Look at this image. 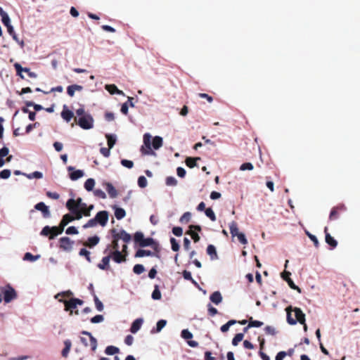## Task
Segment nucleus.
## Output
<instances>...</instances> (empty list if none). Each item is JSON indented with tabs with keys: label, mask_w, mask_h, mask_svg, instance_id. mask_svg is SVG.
Returning a JSON list of instances; mask_svg holds the SVG:
<instances>
[{
	"label": "nucleus",
	"mask_w": 360,
	"mask_h": 360,
	"mask_svg": "<svg viewBox=\"0 0 360 360\" xmlns=\"http://www.w3.org/2000/svg\"><path fill=\"white\" fill-rule=\"evenodd\" d=\"M170 243H171V245H172V250L174 252L179 251L180 246H179L177 240L174 238H170Z\"/></svg>",
	"instance_id": "13d9d810"
},
{
	"label": "nucleus",
	"mask_w": 360,
	"mask_h": 360,
	"mask_svg": "<svg viewBox=\"0 0 360 360\" xmlns=\"http://www.w3.org/2000/svg\"><path fill=\"white\" fill-rule=\"evenodd\" d=\"M144 271L145 268L142 264H135L133 267L134 273L138 275L142 274L143 272H144Z\"/></svg>",
	"instance_id": "09e8293b"
},
{
	"label": "nucleus",
	"mask_w": 360,
	"mask_h": 360,
	"mask_svg": "<svg viewBox=\"0 0 360 360\" xmlns=\"http://www.w3.org/2000/svg\"><path fill=\"white\" fill-rule=\"evenodd\" d=\"M15 70H16L17 75L20 76L22 79L24 78L23 75H22V72H27L28 76L31 78H35L37 77V74L34 72H31L30 68H22L20 64L18 63H15L14 64Z\"/></svg>",
	"instance_id": "0eeeda50"
},
{
	"label": "nucleus",
	"mask_w": 360,
	"mask_h": 360,
	"mask_svg": "<svg viewBox=\"0 0 360 360\" xmlns=\"http://www.w3.org/2000/svg\"><path fill=\"white\" fill-rule=\"evenodd\" d=\"M153 255H154V252H151L150 250H142V249L138 250L135 253V257H143L145 256H153Z\"/></svg>",
	"instance_id": "2f4dec72"
},
{
	"label": "nucleus",
	"mask_w": 360,
	"mask_h": 360,
	"mask_svg": "<svg viewBox=\"0 0 360 360\" xmlns=\"http://www.w3.org/2000/svg\"><path fill=\"white\" fill-rule=\"evenodd\" d=\"M152 145L154 149H159L162 146V139L160 136H155Z\"/></svg>",
	"instance_id": "4c0bfd02"
},
{
	"label": "nucleus",
	"mask_w": 360,
	"mask_h": 360,
	"mask_svg": "<svg viewBox=\"0 0 360 360\" xmlns=\"http://www.w3.org/2000/svg\"><path fill=\"white\" fill-rule=\"evenodd\" d=\"M75 122L83 129H90L94 127V118L90 115H86L80 117H75Z\"/></svg>",
	"instance_id": "7ed1b4c3"
},
{
	"label": "nucleus",
	"mask_w": 360,
	"mask_h": 360,
	"mask_svg": "<svg viewBox=\"0 0 360 360\" xmlns=\"http://www.w3.org/2000/svg\"><path fill=\"white\" fill-rule=\"evenodd\" d=\"M120 352V349L115 346H108L105 349V353L108 355H114Z\"/></svg>",
	"instance_id": "e433bc0d"
},
{
	"label": "nucleus",
	"mask_w": 360,
	"mask_h": 360,
	"mask_svg": "<svg viewBox=\"0 0 360 360\" xmlns=\"http://www.w3.org/2000/svg\"><path fill=\"white\" fill-rule=\"evenodd\" d=\"M126 215V212L123 208L121 207H115V216L117 219L120 220L123 219Z\"/></svg>",
	"instance_id": "c9c22d12"
},
{
	"label": "nucleus",
	"mask_w": 360,
	"mask_h": 360,
	"mask_svg": "<svg viewBox=\"0 0 360 360\" xmlns=\"http://www.w3.org/2000/svg\"><path fill=\"white\" fill-rule=\"evenodd\" d=\"M96 220H95V217L89 219L85 224L83 225L84 229H88L91 227L96 226L97 224Z\"/></svg>",
	"instance_id": "bf43d9fd"
},
{
	"label": "nucleus",
	"mask_w": 360,
	"mask_h": 360,
	"mask_svg": "<svg viewBox=\"0 0 360 360\" xmlns=\"http://www.w3.org/2000/svg\"><path fill=\"white\" fill-rule=\"evenodd\" d=\"M264 331L267 335H275L276 334V328L271 326H266L264 328Z\"/></svg>",
	"instance_id": "680f3d73"
},
{
	"label": "nucleus",
	"mask_w": 360,
	"mask_h": 360,
	"mask_svg": "<svg viewBox=\"0 0 360 360\" xmlns=\"http://www.w3.org/2000/svg\"><path fill=\"white\" fill-rule=\"evenodd\" d=\"M62 118L65 120L67 122H69L74 117V113L68 108L66 105H64L63 110L61 112Z\"/></svg>",
	"instance_id": "6ab92c4d"
},
{
	"label": "nucleus",
	"mask_w": 360,
	"mask_h": 360,
	"mask_svg": "<svg viewBox=\"0 0 360 360\" xmlns=\"http://www.w3.org/2000/svg\"><path fill=\"white\" fill-rule=\"evenodd\" d=\"M205 215L210 218V219L212 221H215L217 218H216V215L214 212V211L212 210V208L209 207V208H207L205 210Z\"/></svg>",
	"instance_id": "c03bdc74"
},
{
	"label": "nucleus",
	"mask_w": 360,
	"mask_h": 360,
	"mask_svg": "<svg viewBox=\"0 0 360 360\" xmlns=\"http://www.w3.org/2000/svg\"><path fill=\"white\" fill-rule=\"evenodd\" d=\"M75 219H76V215L72 216L70 214H66L63 217L60 222V225L64 229L65 226H66L70 222Z\"/></svg>",
	"instance_id": "4be33fe9"
},
{
	"label": "nucleus",
	"mask_w": 360,
	"mask_h": 360,
	"mask_svg": "<svg viewBox=\"0 0 360 360\" xmlns=\"http://www.w3.org/2000/svg\"><path fill=\"white\" fill-rule=\"evenodd\" d=\"M200 160V158L196 157V158H187L186 159V165L190 168H193L197 165V161Z\"/></svg>",
	"instance_id": "473e14b6"
},
{
	"label": "nucleus",
	"mask_w": 360,
	"mask_h": 360,
	"mask_svg": "<svg viewBox=\"0 0 360 360\" xmlns=\"http://www.w3.org/2000/svg\"><path fill=\"white\" fill-rule=\"evenodd\" d=\"M188 234H189L192 239L194 240L195 243H197L200 240V236L199 235L195 232L193 230L190 229L188 232Z\"/></svg>",
	"instance_id": "0e129e2a"
},
{
	"label": "nucleus",
	"mask_w": 360,
	"mask_h": 360,
	"mask_svg": "<svg viewBox=\"0 0 360 360\" xmlns=\"http://www.w3.org/2000/svg\"><path fill=\"white\" fill-rule=\"evenodd\" d=\"M105 136L107 139L108 146L109 148H112L115 144L116 139L112 135L110 134H106Z\"/></svg>",
	"instance_id": "de8ad7c7"
},
{
	"label": "nucleus",
	"mask_w": 360,
	"mask_h": 360,
	"mask_svg": "<svg viewBox=\"0 0 360 360\" xmlns=\"http://www.w3.org/2000/svg\"><path fill=\"white\" fill-rule=\"evenodd\" d=\"M68 170L72 171V172L70 173L69 176L70 179L72 181H76L79 178L82 177L84 174V172L80 169L75 170V168L72 166H69L68 167Z\"/></svg>",
	"instance_id": "4468645a"
},
{
	"label": "nucleus",
	"mask_w": 360,
	"mask_h": 360,
	"mask_svg": "<svg viewBox=\"0 0 360 360\" xmlns=\"http://www.w3.org/2000/svg\"><path fill=\"white\" fill-rule=\"evenodd\" d=\"M150 139L151 136L149 134H145L143 135V143L146 146V148L143 146H142L141 149L142 154L151 155L154 153L150 146Z\"/></svg>",
	"instance_id": "6e6552de"
},
{
	"label": "nucleus",
	"mask_w": 360,
	"mask_h": 360,
	"mask_svg": "<svg viewBox=\"0 0 360 360\" xmlns=\"http://www.w3.org/2000/svg\"><path fill=\"white\" fill-rule=\"evenodd\" d=\"M143 323V319H136L131 324L130 331L132 333H136L141 328V325Z\"/></svg>",
	"instance_id": "a878e982"
},
{
	"label": "nucleus",
	"mask_w": 360,
	"mask_h": 360,
	"mask_svg": "<svg viewBox=\"0 0 360 360\" xmlns=\"http://www.w3.org/2000/svg\"><path fill=\"white\" fill-rule=\"evenodd\" d=\"M121 164L122 166L127 167V168H129V169H131L134 167V162L131 161V160H121Z\"/></svg>",
	"instance_id": "338daca9"
},
{
	"label": "nucleus",
	"mask_w": 360,
	"mask_h": 360,
	"mask_svg": "<svg viewBox=\"0 0 360 360\" xmlns=\"http://www.w3.org/2000/svg\"><path fill=\"white\" fill-rule=\"evenodd\" d=\"M324 232L326 234V243L329 245L332 249H334L338 245L337 240L328 233V228L325 227Z\"/></svg>",
	"instance_id": "f3484780"
},
{
	"label": "nucleus",
	"mask_w": 360,
	"mask_h": 360,
	"mask_svg": "<svg viewBox=\"0 0 360 360\" xmlns=\"http://www.w3.org/2000/svg\"><path fill=\"white\" fill-rule=\"evenodd\" d=\"M83 89V86L78 84H72L70 86H68L67 88V93L68 94L72 97L75 95V91H80Z\"/></svg>",
	"instance_id": "b1692460"
},
{
	"label": "nucleus",
	"mask_w": 360,
	"mask_h": 360,
	"mask_svg": "<svg viewBox=\"0 0 360 360\" xmlns=\"http://www.w3.org/2000/svg\"><path fill=\"white\" fill-rule=\"evenodd\" d=\"M181 337L185 340H191L193 338V334L187 329H184L181 331Z\"/></svg>",
	"instance_id": "052dcab7"
},
{
	"label": "nucleus",
	"mask_w": 360,
	"mask_h": 360,
	"mask_svg": "<svg viewBox=\"0 0 360 360\" xmlns=\"http://www.w3.org/2000/svg\"><path fill=\"white\" fill-rule=\"evenodd\" d=\"M94 195L100 198L105 199L106 198V195L103 191L101 189H96L94 191Z\"/></svg>",
	"instance_id": "774afa93"
},
{
	"label": "nucleus",
	"mask_w": 360,
	"mask_h": 360,
	"mask_svg": "<svg viewBox=\"0 0 360 360\" xmlns=\"http://www.w3.org/2000/svg\"><path fill=\"white\" fill-rule=\"evenodd\" d=\"M165 183L167 186H175L177 185V180L174 176H167Z\"/></svg>",
	"instance_id": "8fccbe9b"
},
{
	"label": "nucleus",
	"mask_w": 360,
	"mask_h": 360,
	"mask_svg": "<svg viewBox=\"0 0 360 360\" xmlns=\"http://www.w3.org/2000/svg\"><path fill=\"white\" fill-rule=\"evenodd\" d=\"M94 300L95 302L96 307L98 311H101L103 310V304L101 301L99 300L98 297L94 294Z\"/></svg>",
	"instance_id": "3c124183"
},
{
	"label": "nucleus",
	"mask_w": 360,
	"mask_h": 360,
	"mask_svg": "<svg viewBox=\"0 0 360 360\" xmlns=\"http://www.w3.org/2000/svg\"><path fill=\"white\" fill-rule=\"evenodd\" d=\"M11 176V170L6 169L0 172V179H6Z\"/></svg>",
	"instance_id": "69168bd1"
},
{
	"label": "nucleus",
	"mask_w": 360,
	"mask_h": 360,
	"mask_svg": "<svg viewBox=\"0 0 360 360\" xmlns=\"http://www.w3.org/2000/svg\"><path fill=\"white\" fill-rule=\"evenodd\" d=\"M109 255H111V258H112V259L117 263H121L126 261V256L122 255V252L119 250H116V251H110Z\"/></svg>",
	"instance_id": "dca6fc26"
},
{
	"label": "nucleus",
	"mask_w": 360,
	"mask_h": 360,
	"mask_svg": "<svg viewBox=\"0 0 360 360\" xmlns=\"http://www.w3.org/2000/svg\"><path fill=\"white\" fill-rule=\"evenodd\" d=\"M100 238L98 236H94L88 238L87 240L83 243V245L89 248H92L98 244Z\"/></svg>",
	"instance_id": "a211bd4d"
},
{
	"label": "nucleus",
	"mask_w": 360,
	"mask_h": 360,
	"mask_svg": "<svg viewBox=\"0 0 360 360\" xmlns=\"http://www.w3.org/2000/svg\"><path fill=\"white\" fill-rule=\"evenodd\" d=\"M105 88L110 94L124 95V92L119 90L115 84H106Z\"/></svg>",
	"instance_id": "393cba45"
},
{
	"label": "nucleus",
	"mask_w": 360,
	"mask_h": 360,
	"mask_svg": "<svg viewBox=\"0 0 360 360\" xmlns=\"http://www.w3.org/2000/svg\"><path fill=\"white\" fill-rule=\"evenodd\" d=\"M143 233L141 231H137L134 233V240L135 243H139V246H141V243H143V240L144 239Z\"/></svg>",
	"instance_id": "a19ab883"
},
{
	"label": "nucleus",
	"mask_w": 360,
	"mask_h": 360,
	"mask_svg": "<svg viewBox=\"0 0 360 360\" xmlns=\"http://www.w3.org/2000/svg\"><path fill=\"white\" fill-rule=\"evenodd\" d=\"M210 299L215 304H219L222 301V296L220 292L215 291L210 295Z\"/></svg>",
	"instance_id": "cd10ccee"
},
{
	"label": "nucleus",
	"mask_w": 360,
	"mask_h": 360,
	"mask_svg": "<svg viewBox=\"0 0 360 360\" xmlns=\"http://www.w3.org/2000/svg\"><path fill=\"white\" fill-rule=\"evenodd\" d=\"M79 255L82 257H85L89 262H91L90 252L85 248H82L79 250Z\"/></svg>",
	"instance_id": "864d4df0"
},
{
	"label": "nucleus",
	"mask_w": 360,
	"mask_h": 360,
	"mask_svg": "<svg viewBox=\"0 0 360 360\" xmlns=\"http://www.w3.org/2000/svg\"><path fill=\"white\" fill-rule=\"evenodd\" d=\"M111 258V255H108L104 257H103L101 262L98 264V267L102 270H108L110 269V259Z\"/></svg>",
	"instance_id": "aec40b11"
},
{
	"label": "nucleus",
	"mask_w": 360,
	"mask_h": 360,
	"mask_svg": "<svg viewBox=\"0 0 360 360\" xmlns=\"http://www.w3.org/2000/svg\"><path fill=\"white\" fill-rule=\"evenodd\" d=\"M34 208L37 210L41 212L42 215L44 218H48L50 217V211L49 210L48 206H46L44 202H40L35 205Z\"/></svg>",
	"instance_id": "2eb2a0df"
},
{
	"label": "nucleus",
	"mask_w": 360,
	"mask_h": 360,
	"mask_svg": "<svg viewBox=\"0 0 360 360\" xmlns=\"http://www.w3.org/2000/svg\"><path fill=\"white\" fill-rule=\"evenodd\" d=\"M264 325L263 322L259 321L253 320L252 317H250L248 322V327H261Z\"/></svg>",
	"instance_id": "a18cd8bd"
},
{
	"label": "nucleus",
	"mask_w": 360,
	"mask_h": 360,
	"mask_svg": "<svg viewBox=\"0 0 360 360\" xmlns=\"http://www.w3.org/2000/svg\"><path fill=\"white\" fill-rule=\"evenodd\" d=\"M346 210V207L344 205H339L336 207H334L330 213L329 219L330 221L335 220L339 218L340 212H343Z\"/></svg>",
	"instance_id": "9b49d317"
},
{
	"label": "nucleus",
	"mask_w": 360,
	"mask_h": 360,
	"mask_svg": "<svg viewBox=\"0 0 360 360\" xmlns=\"http://www.w3.org/2000/svg\"><path fill=\"white\" fill-rule=\"evenodd\" d=\"M9 153V150L7 147H3L0 149V167H3L5 164L4 158L7 156Z\"/></svg>",
	"instance_id": "7c9ffc66"
},
{
	"label": "nucleus",
	"mask_w": 360,
	"mask_h": 360,
	"mask_svg": "<svg viewBox=\"0 0 360 360\" xmlns=\"http://www.w3.org/2000/svg\"><path fill=\"white\" fill-rule=\"evenodd\" d=\"M110 233L112 238H116L118 240H122L125 243H129L131 240V235L124 230H121L120 232H117L115 229H112Z\"/></svg>",
	"instance_id": "423d86ee"
},
{
	"label": "nucleus",
	"mask_w": 360,
	"mask_h": 360,
	"mask_svg": "<svg viewBox=\"0 0 360 360\" xmlns=\"http://www.w3.org/2000/svg\"><path fill=\"white\" fill-rule=\"evenodd\" d=\"M305 233L310 238V240L314 242V246L316 248H319V243L317 238L314 235L309 233L308 231H305Z\"/></svg>",
	"instance_id": "603ef678"
},
{
	"label": "nucleus",
	"mask_w": 360,
	"mask_h": 360,
	"mask_svg": "<svg viewBox=\"0 0 360 360\" xmlns=\"http://www.w3.org/2000/svg\"><path fill=\"white\" fill-rule=\"evenodd\" d=\"M51 234L49 236V239H53L56 236L61 234L64 229L59 224L58 226L51 227Z\"/></svg>",
	"instance_id": "bb28decb"
},
{
	"label": "nucleus",
	"mask_w": 360,
	"mask_h": 360,
	"mask_svg": "<svg viewBox=\"0 0 360 360\" xmlns=\"http://www.w3.org/2000/svg\"><path fill=\"white\" fill-rule=\"evenodd\" d=\"M207 253L210 256L211 259H217L218 255L215 247L213 245H209L207 248Z\"/></svg>",
	"instance_id": "c85d7f7f"
},
{
	"label": "nucleus",
	"mask_w": 360,
	"mask_h": 360,
	"mask_svg": "<svg viewBox=\"0 0 360 360\" xmlns=\"http://www.w3.org/2000/svg\"><path fill=\"white\" fill-rule=\"evenodd\" d=\"M147 246H151L155 252H159V245L152 238H144L140 247L144 248Z\"/></svg>",
	"instance_id": "ddd939ff"
},
{
	"label": "nucleus",
	"mask_w": 360,
	"mask_h": 360,
	"mask_svg": "<svg viewBox=\"0 0 360 360\" xmlns=\"http://www.w3.org/2000/svg\"><path fill=\"white\" fill-rule=\"evenodd\" d=\"M1 292L4 294V300L6 303L10 302L17 297L15 290L9 285L6 287H1Z\"/></svg>",
	"instance_id": "20e7f679"
},
{
	"label": "nucleus",
	"mask_w": 360,
	"mask_h": 360,
	"mask_svg": "<svg viewBox=\"0 0 360 360\" xmlns=\"http://www.w3.org/2000/svg\"><path fill=\"white\" fill-rule=\"evenodd\" d=\"M39 257H40L39 255H33L30 252H26L24 255V259L34 262V261L37 260L38 258H39Z\"/></svg>",
	"instance_id": "4d7b16f0"
},
{
	"label": "nucleus",
	"mask_w": 360,
	"mask_h": 360,
	"mask_svg": "<svg viewBox=\"0 0 360 360\" xmlns=\"http://www.w3.org/2000/svg\"><path fill=\"white\" fill-rule=\"evenodd\" d=\"M290 275H291L290 272L287 271H284L281 274V277L283 278V279L284 281H285L288 283V285L290 286V288H292L293 290H296L299 292H301V289L297 285H296L294 283V282L292 281V280L290 278Z\"/></svg>",
	"instance_id": "9d476101"
},
{
	"label": "nucleus",
	"mask_w": 360,
	"mask_h": 360,
	"mask_svg": "<svg viewBox=\"0 0 360 360\" xmlns=\"http://www.w3.org/2000/svg\"><path fill=\"white\" fill-rule=\"evenodd\" d=\"M105 189L109 195V196L112 198L117 197V192L115 188L112 186L111 183L106 182L105 183Z\"/></svg>",
	"instance_id": "5701e85b"
},
{
	"label": "nucleus",
	"mask_w": 360,
	"mask_h": 360,
	"mask_svg": "<svg viewBox=\"0 0 360 360\" xmlns=\"http://www.w3.org/2000/svg\"><path fill=\"white\" fill-rule=\"evenodd\" d=\"M292 311V307L290 306L287 307V321L290 325H295L297 322H299L301 324H304L305 322V314L302 312V311L297 307H295L293 311L295 312V319L292 318L291 311Z\"/></svg>",
	"instance_id": "f257e3e1"
},
{
	"label": "nucleus",
	"mask_w": 360,
	"mask_h": 360,
	"mask_svg": "<svg viewBox=\"0 0 360 360\" xmlns=\"http://www.w3.org/2000/svg\"><path fill=\"white\" fill-rule=\"evenodd\" d=\"M229 229L232 237L237 236L240 233L238 231V224L234 221L230 223Z\"/></svg>",
	"instance_id": "c756f323"
},
{
	"label": "nucleus",
	"mask_w": 360,
	"mask_h": 360,
	"mask_svg": "<svg viewBox=\"0 0 360 360\" xmlns=\"http://www.w3.org/2000/svg\"><path fill=\"white\" fill-rule=\"evenodd\" d=\"M60 248L64 250H70L74 242L68 237H62L59 240Z\"/></svg>",
	"instance_id": "f8f14e48"
},
{
	"label": "nucleus",
	"mask_w": 360,
	"mask_h": 360,
	"mask_svg": "<svg viewBox=\"0 0 360 360\" xmlns=\"http://www.w3.org/2000/svg\"><path fill=\"white\" fill-rule=\"evenodd\" d=\"M237 323V321L236 320H230L226 323L222 325L220 328V330L222 333H226L229 330V328L236 324Z\"/></svg>",
	"instance_id": "ea45409f"
},
{
	"label": "nucleus",
	"mask_w": 360,
	"mask_h": 360,
	"mask_svg": "<svg viewBox=\"0 0 360 360\" xmlns=\"http://www.w3.org/2000/svg\"><path fill=\"white\" fill-rule=\"evenodd\" d=\"M81 333L82 335H87V336L89 337L90 346H91V350L93 352H95L96 348H97V340H96V339L91 335V333L90 332H88V331H86V330H83V331L81 332Z\"/></svg>",
	"instance_id": "412c9836"
},
{
	"label": "nucleus",
	"mask_w": 360,
	"mask_h": 360,
	"mask_svg": "<svg viewBox=\"0 0 360 360\" xmlns=\"http://www.w3.org/2000/svg\"><path fill=\"white\" fill-rule=\"evenodd\" d=\"M167 321L164 319H161L158 321L156 324V328L152 329L151 333H159L161 330L166 326Z\"/></svg>",
	"instance_id": "f704fd0d"
},
{
	"label": "nucleus",
	"mask_w": 360,
	"mask_h": 360,
	"mask_svg": "<svg viewBox=\"0 0 360 360\" xmlns=\"http://www.w3.org/2000/svg\"><path fill=\"white\" fill-rule=\"evenodd\" d=\"M60 302H63L65 304V310L70 311V314H72V310L77 308V305H82L83 300L79 298H71L70 300H59Z\"/></svg>",
	"instance_id": "39448f33"
},
{
	"label": "nucleus",
	"mask_w": 360,
	"mask_h": 360,
	"mask_svg": "<svg viewBox=\"0 0 360 360\" xmlns=\"http://www.w3.org/2000/svg\"><path fill=\"white\" fill-rule=\"evenodd\" d=\"M191 214L190 212H185L180 218L179 221L181 223H188L191 220Z\"/></svg>",
	"instance_id": "5fc2aeb1"
},
{
	"label": "nucleus",
	"mask_w": 360,
	"mask_h": 360,
	"mask_svg": "<svg viewBox=\"0 0 360 360\" xmlns=\"http://www.w3.org/2000/svg\"><path fill=\"white\" fill-rule=\"evenodd\" d=\"M151 297L153 300H158L161 299V297H162L161 292L159 290V287L158 285H155Z\"/></svg>",
	"instance_id": "37998d69"
},
{
	"label": "nucleus",
	"mask_w": 360,
	"mask_h": 360,
	"mask_svg": "<svg viewBox=\"0 0 360 360\" xmlns=\"http://www.w3.org/2000/svg\"><path fill=\"white\" fill-rule=\"evenodd\" d=\"M64 345H65V347L63 348V349L62 350V356L63 357H67L68 355V353L70 350V348H71V346H72V343H71V341L70 340H66L64 341Z\"/></svg>",
	"instance_id": "72a5a7b5"
},
{
	"label": "nucleus",
	"mask_w": 360,
	"mask_h": 360,
	"mask_svg": "<svg viewBox=\"0 0 360 360\" xmlns=\"http://www.w3.org/2000/svg\"><path fill=\"white\" fill-rule=\"evenodd\" d=\"M95 186V180L89 178L84 183V188L87 191H91Z\"/></svg>",
	"instance_id": "58836bf2"
},
{
	"label": "nucleus",
	"mask_w": 360,
	"mask_h": 360,
	"mask_svg": "<svg viewBox=\"0 0 360 360\" xmlns=\"http://www.w3.org/2000/svg\"><path fill=\"white\" fill-rule=\"evenodd\" d=\"M84 204L81 198H78L77 200L73 198L69 199L66 202L67 209L74 215H76V219L79 220L81 219V214L79 213V207Z\"/></svg>",
	"instance_id": "f03ea898"
},
{
	"label": "nucleus",
	"mask_w": 360,
	"mask_h": 360,
	"mask_svg": "<svg viewBox=\"0 0 360 360\" xmlns=\"http://www.w3.org/2000/svg\"><path fill=\"white\" fill-rule=\"evenodd\" d=\"M109 214L107 211H100L95 216V220L101 226H105L108 221Z\"/></svg>",
	"instance_id": "1a4fd4ad"
},
{
	"label": "nucleus",
	"mask_w": 360,
	"mask_h": 360,
	"mask_svg": "<svg viewBox=\"0 0 360 360\" xmlns=\"http://www.w3.org/2000/svg\"><path fill=\"white\" fill-rule=\"evenodd\" d=\"M254 168L253 165L251 162H245L240 165V169L241 171L245 170H252Z\"/></svg>",
	"instance_id": "e2e57ef3"
},
{
	"label": "nucleus",
	"mask_w": 360,
	"mask_h": 360,
	"mask_svg": "<svg viewBox=\"0 0 360 360\" xmlns=\"http://www.w3.org/2000/svg\"><path fill=\"white\" fill-rule=\"evenodd\" d=\"M118 240L116 239V238H112V243L111 245H108L107 248L105 250L104 253H106L107 251L112 248L114 250L116 251V250H119V245H118Z\"/></svg>",
	"instance_id": "79ce46f5"
},
{
	"label": "nucleus",
	"mask_w": 360,
	"mask_h": 360,
	"mask_svg": "<svg viewBox=\"0 0 360 360\" xmlns=\"http://www.w3.org/2000/svg\"><path fill=\"white\" fill-rule=\"evenodd\" d=\"M244 337L243 333H238L236 334L232 340V345L233 346H237L238 343L243 340Z\"/></svg>",
	"instance_id": "49530a36"
},
{
	"label": "nucleus",
	"mask_w": 360,
	"mask_h": 360,
	"mask_svg": "<svg viewBox=\"0 0 360 360\" xmlns=\"http://www.w3.org/2000/svg\"><path fill=\"white\" fill-rule=\"evenodd\" d=\"M148 184L147 179L144 176H140L138 179V185L140 188H145L146 187Z\"/></svg>",
	"instance_id": "6e6d98bb"
}]
</instances>
